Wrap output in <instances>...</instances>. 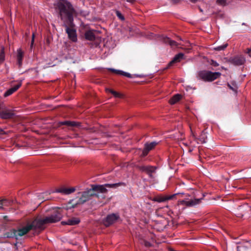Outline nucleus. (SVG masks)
Wrapping results in <instances>:
<instances>
[{"label": "nucleus", "instance_id": "1", "mask_svg": "<svg viewBox=\"0 0 251 251\" xmlns=\"http://www.w3.org/2000/svg\"><path fill=\"white\" fill-rule=\"evenodd\" d=\"M64 26H72L76 11L72 4L67 0H58L54 4Z\"/></svg>", "mask_w": 251, "mask_h": 251}, {"label": "nucleus", "instance_id": "2", "mask_svg": "<svg viewBox=\"0 0 251 251\" xmlns=\"http://www.w3.org/2000/svg\"><path fill=\"white\" fill-rule=\"evenodd\" d=\"M107 191V189H105L103 186L92 185L91 188L87 189L83 192L78 193V194L80 195V197L77 202L75 203L74 205L82 204L90 200L93 197L99 198V193H106Z\"/></svg>", "mask_w": 251, "mask_h": 251}, {"label": "nucleus", "instance_id": "3", "mask_svg": "<svg viewBox=\"0 0 251 251\" xmlns=\"http://www.w3.org/2000/svg\"><path fill=\"white\" fill-rule=\"evenodd\" d=\"M63 210L58 208L50 215L44 218H37L35 223L38 225L39 229L42 231L45 229L44 226L47 224L55 223L60 221L63 217Z\"/></svg>", "mask_w": 251, "mask_h": 251}, {"label": "nucleus", "instance_id": "4", "mask_svg": "<svg viewBox=\"0 0 251 251\" xmlns=\"http://www.w3.org/2000/svg\"><path fill=\"white\" fill-rule=\"evenodd\" d=\"M221 75L219 72H212L211 71L202 70L198 73V77L204 81H212L219 78Z\"/></svg>", "mask_w": 251, "mask_h": 251}, {"label": "nucleus", "instance_id": "5", "mask_svg": "<svg viewBox=\"0 0 251 251\" xmlns=\"http://www.w3.org/2000/svg\"><path fill=\"white\" fill-rule=\"evenodd\" d=\"M35 222V219L31 224H27L25 226L19 228L17 230L16 229V239H18L19 237L25 235L32 229H39L37 224H36Z\"/></svg>", "mask_w": 251, "mask_h": 251}, {"label": "nucleus", "instance_id": "6", "mask_svg": "<svg viewBox=\"0 0 251 251\" xmlns=\"http://www.w3.org/2000/svg\"><path fill=\"white\" fill-rule=\"evenodd\" d=\"M74 25L73 23L72 26H64L66 27V32L68 34L69 38L73 42L77 41L76 30L74 28Z\"/></svg>", "mask_w": 251, "mask_h": 251}, {"label": "nucleus", "instance_id": "7", "mask_svg": "<svg viewBox=\"0 0 251 251\" xmlns=\"http://www.w3.org/2000/svg\"><path fill=\"white\" fill-rule=\"evenodd\" d=\"M245 58L242 55H238L233 57H231L227 61L231 64L235 65H241L245 62Z\"/></svg>", "mask_w": 251, "mask_h": 251}, {"label": "nucleus", "instance_id": "8", "mask_svg": "<svg viewBox=\"0 0 251 251\" xmlns=\"http://www.w3.org/2000/svg\"><path fill=\"white\" fill-rule=\"evenodd\" d=\"M119 218V216L116 214H112L109 215L104 220L103 224L106 226H109L114 224Z\"/></svg>", "mask_w": 251, "mask_h": 251}, {"label": "nucleus", "instance_id": "9", "mask_svg": "<svg viewBox=\"0 0 251 251\" xmlns=\"http://www.w3.org/2000/svg\"><path fill=\"white\" fill-rule=\"evenodd\" d=\"M14 116V113L10 109L6 107L0 111V118L2 119H8L12 118Z\"/></svg>", "mask_w": 251, "mask_h": 251}, {"label": "nucleus", "instance_id": "10", "mask_svg": "<svg viewBox=\"0 0 251 251\" xmlns=\"http://www.w3.org/2000/svg\"><path fill=\"white\" fill-rule=\"evenodd\" d=\"M201 200H202V198L195 199L194 200H191L188 201L182 200L180 201L179 203L182 205H184L187 206H192L199 204L201 202Z\"/></svg>", "mask_w": 251, "mask_h": 251}, {"label": "nucleus", "instance_id": "11", "mask_svg": "<svg viewBox=\"0 0 251 251\" xmlns=\"http://www.w3.org/2000/svg\"><path fill=\"white\" fill-rule=\"evenodd\" d=\"M184 54L182 53H179L175 56L173 60L170 61L168 64L167 68H169L172 66L174 63L179 62L183 58Z\"/></svg>", "mask_w": 251, "mask_h": 251}, {"label": "nucleus", "instance_id": "12", "mask_svg": "<svg viewBox=\"0 0 251 251\" xmlns=\"http://www.w3.org/2000/svg\"><path fill=\"white\" fill-rule=\"evenodd\" d=\"M191 135L193 136V137L194 138V140L196 141H199L201 144H204L206 143V139H207V136L206 135L204 131H202L201 133V134L199 138H197L196 135H195L194 133L192 131V129H191Z\"/></svg>", "mask_w": 251, "mask_h": 251}, {"label": "nucleus", "instance_id": "13", "mask_svg": "<svg viewBox=\"0 0 251 251\" xmlns=\"http://www.w3.org/2000/svg\"><path fill=\"white\" fill-rule=\"evenodd\" d=\"M80 222L79 218L76 217H73L70 219H69L67 221H63L61 222V224L63 225H68L71 226H74L78 224Z\"/></svg>", "mask_w": 251, "mask_h": 251}, {"label": "nucleus", "instance_id": "14", "mask_svg": "<svg viewBox=\"0 0 251 251\" xmlns=\"http://www.w3.org/2000/svg\"><path fill=\"white\" fill-rule=\"evenodd\" d=\"M75 190V189L74 187L71 188H61L58 189L56 190V192L57 193H60L65 195H69L73 192H74Z\"/></svg>", "mask_w": 251, "mask_h": 251}, {"label": "nucleus", "instance_id": "15", "mask_svg": "<svg viewBox=\"0 0 251 251\" xmlns=\"http://www.w3.org/2000/svg\"><path fill=\"white\" fill-rule=\"evenodd\" d=\"M138 169L142 172H145L147 174L150 172H154L156 169L155 167L152 166H138Z\"/></svg>", "mask_w": 251, "mask_h": 251}, {"label": "nucleus", "instance_id": "16", "mask_svg": "<svg viewBox=\"0 0 251 251\" xmlns=\"http://www.w3.org/2000/svg\"><path fill=\"white\" fill-rule=\"evenodd\" d=\"M22 83L21 82H20L18 84L14 86L13 87L9 89L4 94V97H6L12 94H13L14 92L16 91L21 86Z\"/></svg>", "mask_w": 251, "mask_h": 251}, {"label": "nucleus", "instance_id": "17", "mask_svg": "<svg viewBox=\"0 0 251 251\" xmlns=\"http://www.w3.org/2000/svg\"><path fill=\"white\" fill-rule=\"evenodd\" d=\"M3 237L11 238L15 237L16 239V229H11L3 234Z\"/></svg>", "mask_w": 251, "mask_h": 251}, {"label": "nucleus", "instance_id": "18", "mask_svg": "<svg viewBox=\"0 0 251 251\" xmlns=\"http://www.w3.org/2000/svg\"><path fill=\"white\" fill-rule=\"evenodd\" d=\"M97 186H103L105 189H106V187L108 188H116L121 186H126V183L124 182H119L113 184H105L104 185H97Z\"/></svg>", "mask_w": 251, "mask_h": 251}, {"label": "nucleus", "instance_id": "19", "mask_svg": "<svg viewBox=\"0 0 251 251\" xmlns=\"http://www.w3.org/2000/svg\"><path fill=\"white\" fill-rule=\"evenodd\" d=\"M59 124L60 125H66L69 126H80V123L74 121H66L60 122Z\"/></svg>", "mask_w": 251, "mask_h": 251}, {"label": "nucleus", "instance_id": "20", "mask_svg": "<svg viewBox=\"0 0 251 251\" xmlns=\"http://www.w3.org/2000/svg\"><path fill=\"white\" fill-rule=\"evenodd\" d=\"M24 51L21 49L17 50V61L18 64L20 67L22 65V60L24 57Z\"/></svg>", "mask_w": 251, "mask_h": 251}, {"label": "nucleus", "instance_id": "21", "mask_svg": "<svg viewBox=\"0 0 251 251\" xmlns=\"http://www.w3.org/2000/svg\"><path fill=\"white\" fill-rule=\"evenodd\" d=\"M85 37L86 39L89 41H93L95 39V35L93 31L88 30L85 33Z\"/></svg>", "mask_w": 251, "mask_h": 251}, {"label": "nucleus", "instance_id": "22", "mask_svg": "<svg viewBox=\"0 0 251 251\" xmlns=\"http://www.w3.org/2000/svg\"><path fill=\"white\" fill-rule=\"evenodd\" d=\"M246 212L245 208L240 206L236 210L235 214L238 217H242Z\"/></svg>", "mask_w": 251, "mask_h": 251}, {"label": "nucleus", "instance_id": "23", "mask_svg": "<svg viewBox=\"0 0 251 251\" xmlns=\"http://www.w3.org/2000/svg\"><path fill=\"white\" fill-rule=\"evenodd\" d=\"M158 143L156 142H152L151 143H147L145 144V148L148 151H150L152 150L157 145Z\"/></svg>", "mask_w": 251, "mask_h": 251}, {"label": "nucleus", "instance_id": "24", "mask_svg": "<svg viewBox=\"0 0 251 251\" xmlns=\"http://www.w3.org/2000/svg\"><path fill=\"white\" fill-rule=\"evenodd\" d=\"M181 98V95L179 94H176L174 96L169 100V103L171 104H174Z\"/></svg>", "mask_w": 251, "mask_h": 251}, {"label": "nucleus", "instance_id": "25", "mask_svg": "<svg viewBox=\"0 0 251 251\" xmlns=\"http://www.w3.org/2000/svg\"><path fill=\"white\" fill-rule=\"evenodd\" d=\"M109 70L110 71H111V72H114L117 74H120V75H122L125 76H126L127 77H129V78L131 77V75L129 73H127L125 72H123L122 71L116 70H115L113 69H109Z\"/></svg>", "mask_w": 251, "mask_h": 251}, {"label": "nucleus", "instance_id": "26", "mask_svg": "<svg viewBox=\"0 0 251 251\" xmlns=\"http://www.w3.org/2000/svg\"><path fill=\"white\" fill-rule=\"evenodd\" d=\"M227 86L233 91H234L235 93H237L238 86L236 83L232 81L230 82V83H227Z\"/></svg>", "mask_w": 251, "mask_h": 251}, {"label": "nucleus", "instance_id": "27", "mask_svg": "<svg viewBox=\"0 0 251 251\" xmlns=\"http://www.w3.org/2000/svg\"><path fill=\"white\" fill-rule=\"evenodd\" d=\"M12 201L8 200L6 199H3L0 200V204L2 205L4 207V206H9L11 205L12 203Z\"/></svg>", "mask_w": 251, "mask_h": 251}, {"label": "nucleus", "instance_id": "28", "mask_svg": "<svg viewBox=\"0 0 251 251\" xmlns=\"http://www.w3.org/2000/svg\"><path fill=\"white\" fill-rule=\"evenodd\" d=\"M5 58L4 55V48L3 46L0 47V63L3 62Z\"/></svg>", "mask_w": 251, "mask_h": 251}, {"label": "nucleus", "instance_id": "29", "mask_svg": "<svg viewBox=\"0 0 251 251\" xmlns=\"http://www.w3.org/2000/svg\"><path fill=\"white\" fill-rule=\"evenodd\" d=\"M106 90L107 92H109L111 93L116 98H122V94H121L119 93L116 92L113 90L106 89Z\"/></svg>", "mask_w": 251, "mask_h": 251}, {"label": "nucleus", "instance_id": "30", "mask_svg": "<svg viewBox=\"0 0 251 251\" xmlns=\"http://www.w3.org/2000/svg\"><path fill=\"white\" fill-rule=\"evenodd\" d=\"M153 201L158 202H163V201H166V196H161V197H156V198H154Z\"/></svg>", "mask_w": 251, "mask_h": 251}, {"label": "nucleus", "instance_id": "31", "mask_svg": "<svg viewBox=\"0 0 251 251\" xmlns=\"http://www.w3.org/2000/svg\"><path fill=\"white\" fill-rule=\"evenodd\" d=\"M227 46V44H225L223 45V46H218L216 48H214V50H225Z\"/></svg>", "mask_w": 251, "mask_h": 251}, {"label": "nucleus", "instance_id": "32", "mask_svg": "<svg viewBox=\"0 0 251 251\" xmlns=\"http://www.w3.org/2000/svg\"><path fill=\"white\" fill-rule=\"evenodd\" d=\"M180 194H182L181 193H176V194H173V195H170V196H166V201H168V200H170L173 199H174L175 198V197L176 195H180Z\"/></svg>", "mask_w": 251, "mask_h": 251}, {"label": "nucleus", "instance_id": "33", "mask_svg": "<svg viewBox=\"0 0 251 251\" xmlns=\"http://www.w3.org/2000/svg\"><path fill=\"white\" fill-rule=\"evenodd\" d=\"M169 45L172 47H177L178 44L175 41L172 40L171 39V40H169Z\"/></svg>", "mask_w": 251, "mask_h": 251}, {"label": "nucleus", "instance_id": "34", "mask_svg": "<svg viewBox=\"0 0 251 251\" xmlns=\"http://www.w3.org/2000/svg\"><path fill=\"white\" fill-rule=\"evenodd\" d=\"M116 15L121 20L124 21L125 20L124 16L119 11H116Z\"/></svg>", "mask_w": 251, "mask_h": 251}, {"label": "nucleus", "instance_id": "35", "mask_svg": "<svg viewBox=\"0 0 251 251\" xmlns=\"http://www.w3.org/2000/svg\"><path fill=\"white\" fill-rule=\"evenodd\" d=\"M34 38H35V34H34V33H33L32 34V39H31V44H30V49H31L33 48V45H34Z\"/></svg>", "mask_w": 251, "mask_h": 251}, {"label": "nucleus", "instance_id": "36", "mask_svg": "<svg viewBox=\"0 0 251 251\" xmlns=\"http://www.w3.org/2000/svg\"><path fill=\"white\" fill-rule=\"evenodd\" d=\"M162 40V41L164 43L169 44V40H171V39H170L169 38H168L167 37H163Z\"/></svg>", "mask_w": 251, "mask_h": 251}, {"label": "nucleus", "instance_id": "37", "mask_svg": "<svg viewBox=\"0 0 251 251\" xmlns=\"http://www.w3.org/2000/svg\"><path fill=\"white\" fill-rule=\"evenodd\" d=\"M226 0H217L216 2L219 4H225L226 3Z\"/></svg>", "mask_w": 251, "mask_h": 251}, {"label": "nucleus", "instance_id": "38", "mask_svg": "<svg viewBox=\"0 0 251 251\" xmlns=\"http://www.w3.org/2000/svg\"><path fill=\"white\" fill-rule=\"evenodd\" d=\"M149 152V151H147V150L144 148V150H143V151L142 154L141 156H146V155L148 154V152Z\"/></svg>", "mask_w": 251, "mask_h": 251}, {"label": "nucleus", "instance_id": "39", "mask_svg": "<svg viewBox=\"0 0 251 251\" xmlns=\"http://www.w3.org/2000/svg\"><path fill=\"white\" fill-rule=\"evenodd\" d=\"M143 244L147 247H150L151 246V244L147 241H144Z\"/></svg>", "mask_w": 251, "mask_h": 251}, {"label": "nucleus", "instance_id": "40", "mask_svg": "<svg viewBox=\"0 0 251 251\" xmlns=\"http://www.w3.org/2000/svg\"><path fill=\"white\" fill-rule=\"evenodd\" d=\"M211 64L214 66V67H217L219 66V64L213 60H211Z\"/></svg>", "mask_w": 251, "mask_h": 251}, {"label": "nucleus", "instance_id": "41", "mask_svg": "<svg viewBox=\"0 0 251 251\" xmlns=\"http://www.w3.org/2000/svg\"><path fill=\"white\" fill-rule=\"evenodd\" d=\"M6 108L5 105L3 103H0V111L3 110Z\"/></svg>", "mask_w": 251, "mask_h": 251}, {"label": "nucleus", "instance_id": "42", "mask_svg": "<svg viewBox=\"0 0 251 251\" xmlns=\"http://www.w3.org/2000/svg\"><path fill=\"white\" fill-rule=\"evenodd\" d=\"M5 134L4 131L3 130V129H1V128H0V134Z\"/></svg>", "mask_w": 251, "mask_h": 251}, {"label": "nucleus", "instance_id": "43", "mask_svg": "<svg viewBox=\"0 0 251 251\" xmlns=\"http://www.w3.org/2000/svg\"><path fill=\"white\" fill-rule=\"evenodd\" d=\"M152 173H153V172H150V173H147V174L150 176V177H151V178H153V176H152Z\"/></svg>", "mask_w": 251, "mask_h": 251}, {"label": "nucleus", "instance_id": "44", "mask_svg": "<svg viewBox=\"0 0 251 251\" xmlns=\"http://www.w3.org/2000/svg\"><path fill=\"white\" fill-rule=\"evenodd\" d=\"M172 0L175 3H177V2H178L180 1V0Z\"/></svg>", "mask_w": 251, "mask_h": 251}, {"label": "nucleus", "instance_id": "45", "mask_svg": "<svg viewBox=\"0 0 251 251\" xmlns=\"http://www.w3.org/2000/svg\"><path fill=\"white\" fill-rule=\"evenodd\" d=\"M0 209H1V210H4V207H3L2 206V205H0Z\"/></svg>", "mask_w": 251, "mask_h": 251}, {"label": "nucleus", "instance_id": "46", "mask_svg": "<svg viewBox=\"0 0 251 251\" xmlns=\"http://www.w3.org/2000/svg\"><path fill=\"white\" fill-rule=\"evenodd\" d=\"M104 136L105 137H111V136L109 135L108 133L104 134Z\"/></svg>", "mask_w": 251, "mask_h": 251}, {"label": "nucleus", "instance_id": "47", "mask_svg": "<svg viewBox=\"0 0 251 251\" xmlns=\"http://www.w3.org/2000/svg\"><path fill=\"white\" fill-rule=\"evenodd\" d=\"M126 1L129 2H132L134 1V0H126Z\"/></svg>", "mask_w": 251, "mask_h": 251}, {"label": "nucleus", "instance_id": "48", "mask_svg": "<svg viewBox=\"0 0 251 251\" xmlns=\"http://www.w3.org/2000/svg\"><path fill=\"white\" fill-rule=\"evenodd\" d=\"M182 145H183V146H184L185 147L188 146V145L186 143H182Z\"/></svg>", "mask_w": 251, "mask_h": 251}, {"label": "nucleus", "instance_id": "49", "mask_svg": "<svg viewBox=\"0 0 251 251\" xmlns=\"http://www.w3.org/2000/svg\"><path fill=\"white\" fill-rule=\"evenodd\" d=\"M251 52V49H248V53Z\"/></svg>", "mask_w": 251, "mask_h": 251}, {"label": "nucleus", "instance_id": "50", "mask_svg": "<svg viewBox=\"0 0 251 251\" xmlns=\"http://www.w3.org/2000/svg\"><path fill=\"white\" fill-rule=\"evenodd\" d=\"M192 2H195L197 0H190Z\"/></svg>", "mask_w": 251, "mask_h": 251}, {"label": "nucleus", "instance_id": "51", "mask_svg": "<svg viewBox=\"0 0 251 251\" xmlns=\"http://www.w3.org/2000/svg\"><path fill=\"white\" fill-rule=\"evenodd\" d=\"M193 151V149H190H190H189V152H191V151Z\"/></svg>", "mask_w": 251, "mask_h": 251}, {"label": "nucleus", "instance_id": "52", "mask_svg": "<svg viewBox=\"0 0 251 251\" xmlns=\"http://www.w3.org/2000/svg\"><path fill=\"white\" fill-rule=\"evenodd\" d=\"M47 43H48V44H50V41H49V39H48V40H47Z\"/></svg>", "mask_w": 251, "mask_h": 251}, {"label": "nucleus", "instance_id": "53", "mask_svg": "<svg viewBox=\"0 0 251 251\" xmlns=\"http://www.w3.org/2000/svg\"><path fill=\"white\" fill-rule=\"evenodd\" d=\"M240 248V247H239V246H238V247H237V250H238V251H239V248Z\"/></svg>", "mask_w": 251, "mask_h": 251}, {"label": "nucleus", "instance_id": "54", "mask_svg": "<svg viewBox=\"0 0 251 251\" xmlns=\"http://www.w3.org/2000/svg\"><path fill=\"white\" fill-rule=\"evenodd\" d=\"M73 201H74V200H72L70 202L72 203L73 202Z\"/></svg>", "mask_w": 251, "mask_h": 251}, {"label": "nucleus", "instance_id": "55", "mask_svg": "<svg viewBox=\"0 0 251 251\" xmlns=\"http://www.w3.org/2000/svg\"><path fill=\"white\" fill-rule=\"evenodd\" d=\"M105 196L102 197L103 199H105Z\"/></svg>", "mask_w": 251, "mask_h": 251}]
</instances>
